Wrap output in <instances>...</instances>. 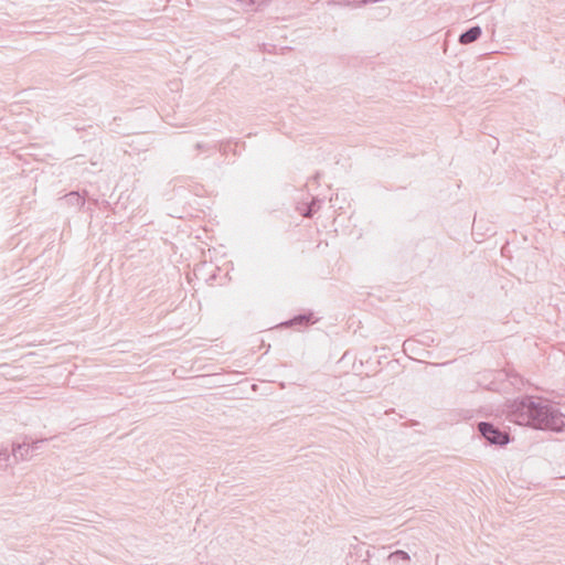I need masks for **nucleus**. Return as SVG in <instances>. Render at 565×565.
I'll list each match as a JSON object with an SVG mask.
<instances>
[{"mask_svg": "<svg viewBox=\"0 0 565 565\" xmlns=\"http://www.w3.org/2000/svg\"><path fill=\"white\" fill-rule=\"evenodd\" d=\"M504 413L511 423L520 426L554 433L565 430V415L542 396L523 395L508 399Z\"/></svg>", "mask_w": 565, "mask_h": 565, "instance_id": "nucleus-1", "label": "nucleus"}, {"mask_svg": "<svg viewBox=\"0 0 565 565\" xmlns=\"http://www.w3.org/2000/svg\"><path fill=\"white\" fill-rule=\"evenodd\" d=\"M510 375L502 370H490L479 373L477 376V384L479 387H483L490 392L500 393L505 391L509 385H513V382L508 381Z\"/></svg>", "mask_w": 565, "mask_h": 565, "instance_id": "nucleus-2", "label": "nucleus"}, {"mask_svg": "<svg viewBox=\"0 0 565 565\" xmlns=\"http://www.w3.org/2000/svg\"><path fill=\"white\" fill-rule=\"evenodd\" d=\"M478 431L489 445L504 447L511 441L509 433L501 430L491 422H480Z\"/></svg>", "mask_w": 565, "mask_h": 565, "instance_id": "nucleus-3", "label": "nucleus"}, {"mask_svg": "<svg viewBox=\"0 0 565 565\" xmlns=\"http://www.w3.org/2000/svg\"><path fill=\"white\" fill-rule=\"evenodd\" d=\"M316 322L313 312L311 310L302 311L298 315H295L289 320L282 322L281 324L289 328H296L298 330L302 328H308Z\"/></svg>", "mask_w": 565, "mask_h": 565, "instance_id": "nucleus-4", "label": "nucleus"}, {"mask_svg": "<svg viewBox=\"0 0 565 565\" xmlns=\"http://www.w3.org/2000/svg\"><path fill=\"white\" fill-rule=\"evenodd\" d=\"M30 436H24L22 443L12 444V458L13 462L17 463L20 460H26L30 454Z\"/></svg>", "mask_w": 565, "mask_h": 565, "instance_id": "nucleus-5", "label": "nucleus"}, {"mask_svg": "<svg viewBox=\"0 0 565 565\" xmlns=\"http://www.w3.org/2000/svg\"><path fill=\"white\" fill-rule=\"evenodd\" d=\"M481 35L482 29L480 28V25L476 24L461 32L458 41L462 45H468L478 41L481 38Z\"/></svg>", "mask_w": 565, "mask_h": 565, "instance_id": "nucleus-6", "label": "nucleus"}, {"mask_svg": "<svg viewBox=\"0 0 565 565\" xmlns=\"http://www.w3.org/2000/svg\"><path fill=\"white\" fill-rule=\"evenodd\" d=\"M391 565H405L411 562V556L403 550H396L387 555Z\"/></svg>", "mask_w": 565, "mask_h": 565, "instance_id": "nucleus-7", "label": "nucleus"}, {"mask_svg": "<svg viewBox=\"0 0 565 565\" xmlns=\"http://www.w3.org/2000/svg\"><path fill=\"white\" fill-rule=\"evenodd\" d=\"M65 200H66L67 204L77 206L79 209H82L86 202L84 196H82L78 192H74V191L67 193L65 195Z\"/></svg>", "mask_w": 565, "mask_h": 565, "instance_id": "nucleus-8", "label": "nucleus"}, {"mask_svg": "<svg viewBox=\"0 0 565 565\" xmlns=\"http://www.w3.org/2000/svg\"><path fill=\"white\" fill-rule=\"evenodd\" d=\"M12 451L10 452L8 448L0 449V468L1 470H6L11 465Z\"/></svg>", "mask_w": 565, "mask_h": 565, "instance_id": "nucleus-9", "label": "nucleus"}, {"mask_svg": "<svg viewBox=\"0 0 565 565\" xmlns=\"http://www.w3.org/2000/svg\"><path fill=\"white\" fill-rule=\"evenodd\" d=\"M259 51L262 53H274L276 51V45L275 44H269V43H262L259 44Z\"/></svg>", "mask_w": 565, "mask_h": 565, "instance_id": "nucleus-10", "label": "nucleus"}, {"mask_svg": "<svg viewBox=\"0 0 565 565\" xmlns=\"http://www.w3.org/2000/svg\"><path fill=\"white\" fill-rule=\"evenodd\" d=\"M319 209V205L316 202H312L308 209L303 212L305 217H311L316 211Z\"/></svg>", "mask_w": 565, "mask_h": 565, "instance_id": "nucleus-11", "label": "nucleus"}, {"mask_svg": "<svg viewBox=\"0 0 565 565\" xmlns=\"http://www.w3.org/2000/svg\"><path fill=\"white\" fill-rule=\"evenodd\" d=\"M46 440H47L46 438H40V439H35V440H33V439L30 437V440H29V443H30V451H31V450H38V449H39V447H40L39 445H40V444L45 443Z\"/></svg>", "mask_w": 565, "mask_h": 565, "instance_id": "nucleus-12", "label": "nucleus"}, {"mask_svg": "<svg viewBox=\"0 0 565 565\" xmlns=\"http://www.w3.org/2000/svg\"><path fill=\"white\" fill-rule=\"evenodd\" d=\"M195 148L199 149V150H203V149H206L205 145L201 143V142H198L195 145Z\"/></svg>", "mask_w": 565, "mask_h": 565, "instance_id": "nucleus-13", "label": "nucleus"}, {"mask_svg": "<svg viewBox=\"0 0 565 565\" xmlns=\"http://www.w3.org/2000/svg\"><path fill=\"white\" fill-rule=\"evenodd\" d=\"M93 203H94L95 205H97V204H98V200H93Z\"/></svg>", "mask_w": 565, "mask_h": 565, "instance_id": "nucleus-14", "label": "nucleus"}]
</instances>
